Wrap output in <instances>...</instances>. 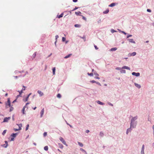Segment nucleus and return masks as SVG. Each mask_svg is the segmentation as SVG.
Here are the masks:
<instances>
[{"label": "nucleus", "mask_w": 154, "mask_h": 154, "mask_svg": "<svg viewBox=\"0 0 154 154\" xmlns=\"http://www.w3.org/2000/svg\"><path fill=\"white\" fill-rule=\"evenodd\" d=\"M138 118V116H135L132 117L131 121L130 123V126L131 127L133 128H135L137 124V120Z\"/></svg>", "instance_id": "1"}, {"label": "nucleus", "mask_w": 154, "mask_h": 154, "mask_svg": "<svg viewBox=\"0 0 154 154\" xmlns=\"http://www.w3.org/2000/svg\"><path fill=\"white\" fill-rule=\"evenodd\" d=\"M5 104L6 108H8L9 107H11V103L9 98L8 99V101Z\"/></svg>", "instance_id": "2"}, {"label": "nucleus", "mask_w": 154, "mask_h": 154, "mask_svg": "<svg viewBox=\"0 0 154 154\" xmlns=\"http://www.w3.org/2000/svg\"><path fill=\"white\" fill-rule=\"evenodd\" d=\"M59 140L64 145H65L66 146H68V145L66 143V141L63 137H60L59 138Z\"/></svg>", "instance_id": "3"}, {"label": "nucleus", "mask_w": 154, "mask_h": 154, "mask_svg": "<svg viewBox=\"0 0 154 154\" xmlns=\"http://www.w3.org/2000/svg\"><path fill=\"white\" fill-rule=\"evenodd\" d=\"M133 128H133L131 127V126H130V127L127 129L126 132V134L128 135L129 133L131 132Z\"/></svg>", "instance_id": "4"}, {"label": "nucleus", "mask_w": 154, "mask_h": 154, "mask_svg": "<svg viewBox=\"0 0 154 154\" xmlns=\"http://www.w3.org/2000/svg\"><path fill=\"white\" fill-rule=\"evenodd\" d=\"M144 149H145V145L143 144L142 146V147L141 149V151L140 152V154H145L144 153Z\"/></svg>", "instance_id": "5"}, {"label": "nucleus", "mask_w": 154, "mask_h": 154, "mask_svg": "<svg viewBox=\"0 0 154 154\" xmlns=\"http://www.w3.org/2000/svg\"><path fill=\"white\" fill-rule=\"evenodd\" d=\"M132 74L133 75L135 76L136 77H139L140 76V73L139 72H133L132 73Z\"/></svg>", "instance_id": "6"}, {"label": "nucleus", "mask_w": 154, "mask_h": 154, "mask_svg": "<svg viewBox=\"0 0 154 154\" xmlns=\"http://www.w3.org/2000/svg\"><path fill=\"white\" fill-rule=\"evenodd\" d=\"M11 118L10 117H5V118L3 122H8V121L11 119Z\"/></svg>", "instance_id": "7"}, {"label": "nucleus", "mask_w": 154, "mask_h": 154, "mask_svg": "<svg viewBox=\"0 0 154 154\" xmlns=\"http://www.w3.org/2000/svg\"><path fill=\"white\" fill-rule=\"evenodd\" d=\"M44 108H43L42 110H41V112H40V117L42 118L43 117V115H44Z\"/></svg>", "instance_id": "8"}, {"label": "nucleus", "mask_w": 154, "mask_h": 154, "mask_svg": "<svg viewBox=\"0 0 154 154\" xmlns=\"http://www.w3.org/2000/svg\"><path fill=\"white\" fill-rule=\"evenodd\" d=\"M37 92H38V93L39 94V96L40 97H41V96H42L43 95H44L43 93L41 91L38 90V91Z\"/></svg>", "instance_id": "9"}, {"label": "nucleus", "mask_w": 154, "mask_h": 154, "mask_svg": "<svg viewBox=\"0 0 154 154\" xmlns=\"http://www.w3.org/2000/svg\"><path fill=\"white\" fill-rule=\"evenodd\" d=\"M134 85H135V86L136 87H137V88H138V89H140V88L141 85H139L138 84H137L136 83H134Z\"/></svg>", "instance_id": "10"}, {"label": "nucleus", "mask_w": 154, "mask_h": 154, "mask_svg": "<svg viewBox=\"0 0 154 154\" xmlns=\"http://www.w3.org/2000/svg\"><path fill=\"white\" fill-rule=\"evenodd\" d=\"M122 69H128L129 70H130V68L129 67L127 66H122Z\"/></svg>", "instance_id": "11"}, {"label": "nucleus", "mask_w": 154, "mask_h": 154, "mask_svg": "<svg viewBox=\"0 0 154 154\" xmlns=\"http://www.w3.org/2000/svg\"><path fill=\"white\" fill-rule=\"evenodd\" d=\"M128 41L134 44H135V42L134 41V39H128Z\"/></svg>", "instance_id": "12"}, {"label": "nucleus", "mask_w": 154, "mask_h": 154, "mask_svg": "<svg viewBox=\"0 0 154 154\" xmlns=\"http://www.w3.org/2000/svg\"><path fill=\"white\" fill-rule=\"evenodd\" d=\"M117 5V3H111V4H110V5H109V7H113L115 6L116 5Z\"/></svg>", "instance_id": "13"}, {"label": "nucleus", "mask_w": 154, "mask_h": 154, "mask_svg": "<svg viewBox=\"0 0 154 154\" xmlns=\"http://www.w3.org/2000/svg\"><path fill=\"white\" fill-rule=\"evenodd\" d=\"M96 102L98 104H99L101 105H104V103H103L99 100H97V101Z\"/></svg>", "instance_id": "14"}, {"label": "nucleus", "mask_w": 154, "mask_h": 154, "mask_svg": "<svg viewBox=\"0 0 154 154\" xmlns=\"http://www.w3.org/2000/svg\"><path fill=\"white\" fill-rule=\"evenodd\" d=\"M17 134L18 133H13L11 135V136L13 137H15Z\"/></svg>", "instance_id": "15"}, {"label": "nucleus", "mask_w": 154, "mask_h": 154, "mask_svg": "<svg viewBox=\"0 0 154 154\" xmlns=\"http://www.w3.org/2000/svg\"><path fill=\"white\" fill-rule=\"evenodd\" d=\"M31 94V93H30L28 96L26 97V98L25 99V100H24V101L25 102L27 101L28 100V98L29 97V96Z\"/></svg>", "instance_id": "16"}, {"label": "nucleus", "mask_w": 154, "mask_h": 154, "mask_svg": "<svg viewBox=\"0 0 154 154\" xmlns=\"http://www.w3.org/2000/svg\"><path fill=\"white\" fill-rule=\"evenodd\" d=\"M26 108V106H24L22 109V113L23 114H25V108Z\"/></svg>", "instance_id": "17"}, {"label": "nucleus", "mask_w": 154, "mask_h": 154, "mask_svg": "<svg viewBox=\"0 0 154 154\" xmlns=\"http://www.w3.org/2000/svg\"><path fill=\"white\" fill-rule=\"evenodd\" d=\"M19 127V130H20L21 129V127L22 126V124H19L17 125Z\"/></svg>", "instance_id": "18"}, {"label": "nucleus", "mask_w": 154, "mask_h": 154, "mask_svg": "<svg viewBox=\"0 0 154 154\" xmlns=\"http://www.w3.org/2000/svg\"><path fill=\"white\" fill-rule=\"evenodd\" d=\"M123 69H121L120 71V72L121 73H126V71Z\"/></svg>", "instance_id": "19"}, {"label": "nucleus", "mask_w": 154, "mask_h": 154, "mask_svg": "<svg viewBox=\"0 0 154 154\" xmlns=\"http://www.w3.org/2000/svg\"><path fill=\"white\" fill-rule=\"evenodd\" d=\"M78 143V144H79V145L81 147H82L83 146V144H82V143L79 142V141H78L77 142Z\"/></svg>", "instance_id": "20"}, {"label": "nucleus", "mask_w": 154, "mask_h": 154, "mask_svg": "<svg viewBox=\"0 0 154 154\" xmlns=\"http://www.w3.org/2000/svg\"><path fill=\"white\" fill-rule=\"evenodd\" d=\"M58 145L59 146V147L61 149H63V146L62 144L60 143H58Z\"/></svg>", "instance_id": "21"}, {"label": "nucleus", "mask_w": 154, "mask_h": 154, "mask_svg": "<svg viewBox=\"0 0 154 154\" xmlns=\"http://www.w3.org/2000/svg\"><path fill=\"white\" fill-rule=\"evenodd\" d=\"M53 71V75H55V72L56 69L55 67H54L52 69Z\"/></svg>", "instance_id": "22"}, {"label": "nucleus", "mask_w": 154, "mask_h": 154, "mask_svg": "<svg viewBox=\"0 0 154 154\" xmlns=\"http://www.w3.org/2000/svg\"><path fill=\"white\" fill-rule=\"evenodd\" d=\"M80 150L83 152L85 153V154H87V152L83 149L80 148Z\"/></svg>", "instance_id": "23"}, {"label": "nucleus", "mask_w": 154, "mask_h": 154, "mask_svg": "<svg viewBox=\"0 0 154 154\" xmlns=\"http://www.w3.org/2000/svg\"><path fill=\"white\" fill-rule=\"evenodd\" d=\"M99 135L101 137H103L104 136V134L102 131H100V132Z\"/></svg>", "instance_id": "24"}, {"label": "nucleus", "mask_w": 154, "mask_h": 154, "mask_svg": "<svg viewBox=\"0 0 154 154\" xmlns=\"http://www.w3.org/2000/svg\"><path fill=\"white\" fill-rule=\"evenodd\" d=\"M117 49V48H112L110 49L111 51H116Z\"/></svg>", "instance_id": "25"}, {"label": "nucleus", "mask_w": 154, "mask_h": 154, "mask_svg": "<svg viewBox=\"0 0 154 154\" xmlns=\"http://www.w3.org/2000/svg\"><path fill=\"white\" fill-rule=\"evenodd\" d=\"M136 52H133L132 53H131V54H130V55L132 56H135V55H136Z\"/></svg>", "instance_id": "26"}, {"label": "nucleus", "mask_w": 154, "mask_h": 154, "mask_svg": "<svg viewBox=\"0 0 154 154\" xmlns=\"http://www.w3.org/2000/svg\"><path fill=\"white\" fill-rule=\"evenodd\" d=\"M72 55V54H69V55L66 56L64 57V58L65 59H66V58H67L69 57H70V56Z\"/></svg>", "instance_id": "27"}, {"label": "nucleus", "mask_w": 154, "mask_h": 154, "mask_svg": "<svg viewBox=\"0 0 154 154\" xmlns=\"http://www.w3.org/2000/svg\"><path fill=\"white\" fill-rule=\"evenodd\" d=\"M109 9H107L105 11H104L103 12V13L104 14H107L109 12Z\"/></svg>", "instance_id": "28"}, {"label": "nucleus", "mask_w": 154, "mask_h": 154, "mask_svg": "<svg viewBox=\"0 0 154 154\" xmlns=\"http://www.w3.org/2000/svg\"><path fill=\"white\" fill-rule=\"evenodd\" d=\"M2 146L3 147L5 148H6L8 146V144H4L3 145H2Z\"/></svg>", "instance_id": "29"}, {"label": "nucleus", "mask_w": 154, "mask_h": 154, "mask_svg": "<svg viewBox=\"0 0 154 154\" xmlns=\"http://www.w3.org/2000/svg\"><path fill=\"white\" fill-rule=\"evenodd\" d=\"M44 149L45 151H47L48 150V147L47 146H45L44 147Z\"/></svg>", "instance_id": "30"}, {"label": "nucleus", "mask_w": 154, "mask_h": 154, "mask_svg": "<svg viewBox=\"0 0 154 154\" xmlns=\"http://www.w3.org/2000/svg\"><path fill=\"white\" fill-rule=\"evenodd\" d=\"M88 75H89V76H92L93 75V73H89L88 72Z\"/></svg>", "instance_id": "31"}, {"label": "nucleus", "mask_w": 154, "mask_h": 154, "mask_svg": "<svg viewBox=\"0 0 154 154\" xmlns=\"http://www.w3.org/2000/svg\"><path fill=\"white\" fill-rule=\"evenodd\" d=\"M63 15V13L61 14L58 17V18H60L61 17H62Z\"/></svg>", "instance_id": "32"}, {"label": "nucleus", "mask_w": 154, "mask_h": 154, "mask_svg": "<svg viewBox=\"0 0 154 154\" xmlns=\"http://www.w3.org/2000/svg\"><path fill=\"white\" fill-rule=\"evenodd\" d=\"M75 13L76 15H79L80 14H81V13L80 11H79L78 12H76Z\"/></svg>", "instance_id": "33"}, {"label": "nucleus", "mask_w": 154, "mask_h": 154, "mask_svg": "<svg viewBox=\"0 0 154 154\" xmlns=\"http://www.w3.org/2000/svg\"><path fill=\"white\" fill-rule=\"evenodd\" d=\"M121 69H122V68H120V67H117L116 68V70H119L120 71L121 70Z\"/></svg>", "instance_id": "34"}, {"label": "nucleus", "mask_w": 154, "mask_h": 154, "mask_svg": "<svg viewBox=\"0 0 154 154\" xmlns=\"http://www.w3.org/2000/svg\"><path fill=\"white\" fill-rule=\"evenodd\" d=\"M57 97L58 98H60L61 97V95L60 94H58L57 95Z\"/></svg>", "instance_id": "35"}, {"label": "nucleus", "mask_w": 154, "mask_h": 154, "mask_svg": "<svg viewBox=\"0 0 154 154\" xmlns=\"http://www.w3.org/2000/svg\"><path fill=\"white\" fill-rule=\"evenodd\" d=\"M36 56V53H35L32 55V57L33 58H34Z\"/></svg>", "instance_id": "36"}, {"label": "nucleus", "mask_w": 154, "mask_h": 154, "mask_svg": "<svg viewBox=\"0 0 154 154\" xmlns=\"http://www.w3.org/2000/svg\"><path fill=\"white\" fill-rule=\"evenodd\" d=\"M6 130H5L3 131V132H2V134L3 135H4L6 133Z\"/></svg>", "instance_id": "37"}, {"label": "nucleus", "mask_w": 154, "mask_h": 154, "mask_svg": "<svg viewBox=\"0 0 154 154\" xmlns=\"http://www.w3.org/2000/svg\"><path fill=\"white\" fill-rule=\"evenodd\" d=\"M148 121L150 122L151 121V119L149 117L148 118Z\"/></svg>", "instance_id": "38"}, {"label": "nucleus", "mask_w": 154, "mask_h": 154, "mask_svg": "<svg viewBox=\"0 0 154 154\" xmlns=\"http://www.w3.org/2000/svg\"><path fill=\"white\" fill-rule=\"evenodd\" d=\"M107 103L108 105H109L110 106H113V105L112 104V103H111L110 102H108Z\"/></svg>", "instance_id": "39"}, {"label": "nucleus", "mask_w": 154, "mask_h": 154, "mask_svg": "<svg viewBox=\"0 0 154 154\" xmlns=\"http://www.w3.org/2000/svg\"><path fill=\"white\" fill-rule=\"evenodd\" d=\"M29 125L28 124L27 125L26 127V131H27L28 130V129L29 128Z\"/></svg>", "instance_id": "40"}, {"label": "nucleus", "mask_w": 154, "mask_h": 154, "mask_svg": "<svg viewBox=\"0 0 154 154\" xmlns=\"http://www.w3.org/2000/svg\"><path fill=\"white\" fill-rule=\"evenodd\" d=\"M14 108L12 106L10 107V111L11 112L13 110Z\"/></svg>", "instance_id": "41"}, {"label": "nucleus", "mask_w": 154, "mask_h": 154, "mask_svg": "<svg viewBox=\"0 0 154 154\" xmlns=\"http://www.w3.org/2000/svg\"><path fill=\"white\" fill-rule=\"evenodd\" d=\"M111 31L112 33H113L114 32H116L115 30L113 29H112Z\"/></svg>", "instance_id": "42"}, {"label": "nucleus", "mask_w": 154, "mask_h": 154, "mask_svg": "<svg viewBox=\"0 0 154 154\" xmlns=\"http://www.w3.org/2000/svg\"><path fill=\"white\" fill-rule=\"evenodd\" d=\"M90 82L92 83H96V82L94 80L91 81Z\"/></svg>", "instance_id": "43"}, {"label": "nucleus", "mask_w": 154, "mask_h": 154, "mask_svg": "<svg viewBox=\"0 0 154 154\" xmlns=\"http://www.w3.org/2000/svg\"><path fill=\"white\" fill-rule=\"evenodd\" d=\"M66 40V38L64 37H63L62 38V41L63 42H64Z\"/></svg>", "instance_id": "44"}, {"label": "nucleus", "mask_w": 154, "mask_h": 154, "mask_svg": "<svg viewBox=\"0 0 154 154\" xmlns=\"http://www.w3.org/2000/svg\"><path fill=\"white\" fill-rule=\"evenodd\" d=\"M94 74L95 75H97V76H99V74L98 73H97L96 72H94Z\"/></svg>", "instance_id": "45"}, {"label": "nucleus", "mask_w": 154, "mask_h": 154, "mask_svg": "<svg viewBox=\"0 0 154 154\" xmlns=\"http://www.w3.org/2000/svg\"><path fill=\"white\" fill-rule=\"evenodd\" d=\"M47 135V133L46 132H45L43 134V136L44 137L46 136Z\"/></svg>", "instance_id": "46"}, {"label": "nucleus", "mask_w": 154, "mask_h": 154, "mask_svg": "<svg viewBox=\"0 0 154 154\" xmlns=\"http://www.w3.org/2000/svg\"><path fill=\"white\" fill-rule=\"evenodd\" d=\"M74 26L76 27H78L79 26V25L78 24H75Z\"/></svg>", "instance_id": "47"}, {"label": "nucleus", "mask_w": 154, "mask_h": 154, "mask_svg": "<svg viewBox=\"0 0 154 154\" xmlns=\"http://www.w3.org/2000/svg\"><path fill=\"white\" fill-rule=\"evenodd\" d=\"M18 92H19V94L20 95H21L22 93H23V91L21 90V91H18Z\"/></svg>", "instance_id": "48"}, {"label": "nucleus", "mask_w": 154, "mask_h": 154, "mask_svg": "<svg viewBox=\"0 0 154 154\" xmlns=\"http://www.w3.org/2000/svg\"><path fill=\"white\" fill-rule=\"evenodd\" d=\"M80 37L81 38H82L84 39V41H85V36H83V37Z\"/></svg>", "instance_id": "49"}, {"label": "nucleus", "mask_w": 154, "mask_h": 154, "mask_svg": "<svg viewBox=\"0 0 154 154\" xmlns=\"http://www.w3.org/2000/svg\"><path fill=\"white\" fill-rule=\"evenodd\" d=\"M132 36V35H128L127 36V38H128L129 37H131Z\"/></svg>", "instance_id": "50"}, {"label": "nucleus", "mask_w": 154, "mask_h": 154, "mask_svg": "<svg viewBox=\"0 0 154 154\" xmlns=\"http://www.w3.org/2000/svg\"><path fill=\"white\" fill-rule=\"evenodd\" d=\"M14 130L15 131H18L20 130H19V128H18V129H16V128H14Z\"/></svg>", "instance_id": "51"}, {"label": "nucleus", "mask_w": 154, "mask_h": 154, "mask_svg": "<svg viewBox=\"0 0 154 154\" xmlns=\"http://www.w3.org/2000/svg\"><path fill=\"white\" fill-rule=\"evenodd\" d=\"M59 37V36H58V35H56L55 36V38H56V40H57V39Z\"/></svg>", "instance_id": "52"}, {"label": "nucleus", "mask_w": 154, "mask_h": 154, "mask_svg": "<svg viewBox=\"0 0 154 154\" xmlns=\"http://www.w3.org/2000/svg\"><path fill=\"white\" fill-rule=\"evenodd\" d=\"M147 11L148 12H151V10L149 9H147Z\"/></svg>", "instance_id": "53"}, {"label": "nucleus", "mask_w": 154, "mask_h": 154, "mask_svg": "<svg viewBox=\"0 0 154 154\" xmlns=\"http://www.w3.org/2000/svg\"><path fill=\"white\" fill-rule=\"evenodd\" d=\"M23 88L22 89V91H24L25 90V87L24 86H23Z\"/></svg>", "instance_id": "54"}, {"label": "nucleus", "mask_w": 154, "mask_h": 154, "mask_svg": "<svg viewBox=\"0 0 154 154\" xmlns=\"http://www.w3.org/2000/svg\"><path fill=\"white\" fill-rule=\"evenodd\" d=\"M94 47H95V49H96V50H97L98 48L97 47V46L95 45H94Z\"/></svg>", "instance_id": "55"}, {"label": "nucleus", "mask_w": 154, "mask_h": 154, "mask_svg": "<svg viewBox=\"0 0 154 154\" xmlns=\"http://www.w3.org/2000/svg\"><path fill=\"white\" fill-rule=\"evenodd\" d=\"M96 83L97 84V85H99L100 86L101 85V84L99 82H96Z\"/></svg>", "instance_id": "56"}, {"label": "nucleus", "mask_w": 154, "mask_h": 154, "mask_svg": "<svg viewBox=\"0 0 154 154\" xmlns=\"http://www.w3.org/2000/svg\"><path fill=\"white\" fill-rule=\"evenodd\" d=\"M78 8L75 7V8L73 10H72V11L75 10L77 9Z\"/></svg>", "instance_id": "57"}, {"label": "nucleus", "mask_w": 154, "mask_h": 154, "mask_svg": "<svg viewBox=\"0 0 154 154\" xmlns=\"http://www.w3.org/2000/svg\"><path fill=\"white\" fill-rule=\"evenodd\" d=\"M121 32H122V33H123L125 35H126L127 34V33L125 32H124L123 31H121Z\"/></svg>", "instance_id": "58"}, {"label": "nucleus", "mask_w": 154, "mask_h": 154, "mask_svg": "<svg viewBox=\"0 0 154 154\" xmlns=\"http://www.w3.org/2000/svg\"><path fill=\"white\" fill-rule=\"evenodd\" d=\"M29 104V103H26V105L25 106H26V107L27 108H28V107L26 106Z\"/></svg>", "instance_id": "59"}, {"label": "nucleus", "mask_w": 154, "mask_h": 154, "mask_svg": "<svg viewBox=\"0 0 154 154\" xmlns=\"http://www.w3.org/2000/svg\"><path fill=\"white\" fill-rule=\"evenodd\" d=\"M14 137H12L11 138V141H14Z\"/></svg>", "instance_id": "60"}, {"label": "nucleus", "mask_w": 154, "mask_h": 154, "mask_svg": "<svg viewBox=\"0 0 154 154\" xmlns=\"http://www.w3.org/2000/svg\"><path fill=\"white\" fill-rule=\"evenodd\" d=\"M85 131L86 133H88L90 131L89 130H87L86 131Z\"/></svg>", "instance_id": "61"}, {"label": "nucleus", "mask_w": 154, "mask_h": 154, "mask_svg": "<svg viewBox=\"0 0 154 154\" xmlns=\"http://www.w3.org/2000/svg\"><path fill=\"white\" fill-rule=\"evenodd\" d=\"M78 0H72L73 2H76Z\"/></svg>", "instance_id": "62"}, {"label": "nucleus", "mask_w": 154, "mask_h": 154, "mask_svg": "<svg viewBox=\"0 0 154 154\" xmlns=\"http://www.w3.org/2000/svg\"><path fill=\"white\" fill-rule=\"evenodd\" d=\"M152 147L153 148H154V142L152 143Z\"/></svg>", "instance_id": "63"}, {"label": "nucleus", "mask_w": 154, "mask_h": 154, "mask_svg": "<svg viewBox=\"0 0 154 154\" xmlns=\"http://www.w3.org/2000/svg\"><path fill=\"white\" fill-rule=\"evenodd\" d=\"M152 130H153V136H154V129H152Z\"/></svg>", "instance_id": "64"}]
</instances>
